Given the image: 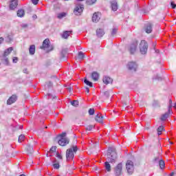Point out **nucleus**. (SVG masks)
<instances>
[{
    "mask_svg": "<svg viewBox=\"0 0 176 176\" xmlns=\"http://www.w3.org/2000/svg\"><path fill=\"white\" fill-rule=\"evenodd\" d=\"M91 78L93 80H94L95 82H97V80H98L100 78V74H98L97 72H94L91 74Z\"/></svg>",
    "mask_w": 176,
    "mask_h": 176,
    "instance_id": "17",
    "label": "nucleus"
},
{
    "mask_svg": "<svg viewBox=\"0 0 176 176\" xmlns=\"http://www.w3.org/2000/svg\"><path fill=\"white\" fill-rule=\"evenodd\" d=\"M111 6L113 12H116V10H118V2H116V1H111Z\"/></svg>",
    "mask_w": 176,
    "mask_h": 176,
    "instance_id": "19",
    "label": "nucleus"
},
{
    "mask_svg": "<svg viewBox=\"0 0 176 176\" xmlns=\"http://www.w3.org/2000/svg\"><path fill=\"white\" fill-rule=\"evenodd\" d=\"M12 36H8L7 37H6V41L8 43L12 41Z\"/></svg>",
    "mask_w": 176,
    "mask_h": 176,
    "instance_id": "41",
    "label": "nucleus"
},
{
    "mask_svg": "<svg viewBox=\"0 0 176 176\" xmlns=\"http://www.w3.org/2000/svg\"><path fill=\"white\" fill-rule=\"evenodd\" d=\"M50 43V41H49L48 38L45 39L43 42V46L41 49H47L49 47V44Z\"/></svg>",
    "mask_w": 176,
    "mask_h": 176,
    "instance_id": "20",
    "label": "nucleus"
},
{
    "mask_svg": "<svg viewBox=\"0 0 176 176\" xmlns=\"http://www.w3.org/2000/svg\"><path fill=\"white\" fill-rule=\"evenodd\" d=\"M116 32H118V29L117 28H114L113 29L112 32H111V35H116Z\"/></svg>",
    "mask_w": 176,
    "mask_h": 176,
    "instance_id": "43",
    "label": "nucleus"
},
{
    "mask_svg": "<svg viewBox=\"0 0 176 176\" xmlns=\"http://www.w3.org/2000/svg\"><path fill=\"white\" fill-rule=\"evenodd\" d=\"M17 61H19V58H17V57H16V56H14V57L12 58V63H13L14 64H16Z\"/></svg>",
    "mask_w": 176,
    "mask_h": 176,
    "instance_id": "40",
    "label": "nucleus"
},
{
    "mask_svg": "<svg viewBox=\"0 0 176 176\" xmlns=\"http://www.w3.org/2000/svg\"><path fill=\"white\" fill-rule=\"evenodd\" d=\"M159 164L160 168H164V166H166V164H164V161H163V160H160Z\"/></svg>",
    "mask_w": 176,
    "mask_h": 176,
    "instance_id": "33",
    "label": "nucleus"
},
{
    "mask_svg": "<svg viewBox=\"0 0 176 176\" xmlns=\"http://www.w3.org/2000/svg\"><path fill=\"white\" fill-rule=\"evenodd\" d=\"M123 168V166L122 163H119L114 168V173L116 176H120L122 174V170Z\"/></svg>",
    "mask_w": 176,
    "mask_h": 176,
    "instance_id": "8",
    "label": "nucleus"
},
{
    "mask_svg": "<svg viewBox=\"0 0 176 176\" xmlns=\"http://www.w3.org/2000/svg\"><path fill=\"white\" fill-rule=\"evenodd\" d=\"M17 101V96L12 95L9 99L7 100L8 105H12V104H14V102Z\"/></svg>",
    "mask_w": 176,
    "mask_h": 176,
    "instance_id": "11",
    "label": "nucleus"
},
{
    "mask_svg": "<svg viewBox=\"0 0 176 176\" xmlns=\"http://www.w3.org/2000/svg\"><path fill=\"white\" fill-rule=\"evenodd\" d=\"M23 72H24L25 74H27V69H23Z\"/></svg>",
    "mask_w": 176,
    "mask_h": 176,
    "instance_id": "53",
    "label": "nucleus"
},
{
    "mask_svg": "<svg viewBox=\"0 0 176 176\" xmlns=\"http://www.w3.org/2000/svg\"><path fill=\"white\" fill-rule=\"evenodd\" d=\"M164 130V127L163 126H160L157 131L158 135H162V132Z\"/></svg>",
    "mask_w": 176,
    "mask_h": 176,
    "instance_id": "29",
    "label": "nucleus"
},
{
    "mask_svg": "<svg viewBox=\"0 0 176 176\" xmlns=\"http://www.w3.org/2000/svg\"><path fill=\"white\" fill-rule=\"evenodd\" d=\"M171 112H168H168H166V113H165L164 114H163L162 116H161V120L162 121V122H164V120H167V118H168V116H169V115H170V113Z\"/></svg>",
    "mask_w": 176,
    "mask_h": 176,
    "instance_id": "22",
    "label": "nucleus"
},
{
    "mask_svg": "<svg viewBox=\"0 0 176 176\" xmlns=\"http://www.w3.org/2000/svg\"><path fill=\"white\" fill-rule=\"evenodd\" d=\"M18 5L19 0H10V9H11V10H14V9H16V8H17Z\"/></svg>",
    "mask_w": 176,
    "mask_h": 176,
    "instance_id": "10",
    "label": "nucleus"
},
{
    "mask_svg": "<svg viewBox=\"0 0 176 176\" xmlns=\"http://www.w3.org/2000/svg\"><path fill=\"white\" fill-rule=\"evenodd\" d=\"M100 13H94L93 16H92V21L93 23H98V21H100Z\"/></svg>",
    "mask_w": 176,
    "mask_h": 176,
    "instance_id": "12",
    "label": "nucleus"
},
{
    "mask_svg": "<svg viewBox=\"0 0 176 176\" xmlns=\"http://www.w3.org/2000/svg\"><path fill=\"white\" fill-rule=\"evenodd\" d=\"M21 27H22V28H27V27H28V25L26 24V23H23V24L21 25Z\"/></svg>",
    "mask_w": 176,
    "mask_h": 176,
    "instance_id": "48",
    "label": "nucleus"
},
{
    "mask_svg": "<svg viewBox=\"0 0 176 176\" xmlns=\"http://www.w3.org/2000/svg\"><path fill=\"white\" fill-rule=\"evenodd\" d=\"M118 159V154L113 147H109L107 153V162L115 163Z\"/></svg>",
    "mask_w": 176,
    "mask_h": 176,
    "instance_id": "1",
    "label": "nucleus"
},
{
    "mask_svg": "<svg viewBox=\"0 0 176 176\" xmlns=\"http://www.w3.org/2000/svg\"><path fill=\"white\" fill-rule=\"evenodd\" d=\"M54 168H56V170H58L60 168V164L58 162H56V161L53 164Z\"/></svg>",
    "mask_w": 176,
    "mask_h": 176,
    "instance_id": "32",
    "label": "nucleus"
},
{
    "mask_svg": "<svg viewBox=\"0 0 176 176\" xmlns=\"http://www.w3.org/2000/svg\"><path fill=\"white\" fill-rule=\"evenodd\" d=\"M56 149H57V147L56 146H53L49 152L47 153V157L52 156V153H54L56 152Z\"/></svg>",
    "mask_w": 176,
    "mask_h": 176,
    "instance_id": "21",
    "label": "nucleus"
},
{
    "mask_svg": "<svg viewBox=\"0 0 176 176\" xmlns=\"http://www.w3.org/2000/svg\"><path fill=\"white\" fill-rule=\"evenodd\" d=\"M170 144H173V142H170Z\"/></svg>",
    "mask_w": 176,
    "mask_h": 176,
    "instance_id": "56",
    "label": "nucleus"
},
{
    "mask_svg": "<svg viewBox=\"0 0 176 176\" xmlns=\"http://www.w3.org/2000/svg\"><path fill=\"white\" fill-rule=\"evenodd\" d=\"M85 90L86 93H90V89H89V87H86Z\"/></svg>",
    "mask_w": 176,
    "mask_h": 176,
    "instance_id": "50",
    "label": "nucleus"
},
{
    "mask_svg": "<svg viewBox=\"0 0 176 176\" xmlns=\"http://www.w3.org/2000/svg\"><path fill=\"white\" fill-rule=\"evenodd\" d=\"M76 152H78L77 146H72L70 148L67 149L66 151L67 160H72L74 159V153H76Z\"/></svg>",
    "mask_w": 176,
    "mask_h": 176,
    "instance_id": "2",
    "label": "nucleus"
},
{
    "mask_svg": "<svg viewBox=\"0 0 176 176\" xmlns=\"http://www.w3.org/2000/svg\"><path fill=\"white\" fill-rule=\"evenodd\" d=\"M83 9H85V6L82 4H76L74 10V14H76V16H80L83 12Z\"/></svg>",
    "mask_w": 176,
    "mask_h": 176,
    "instance_id": "4",
    "label": "nucleus"
},
{
    "mask_svg": "<svg viewBox=\"0 0 176 176\" xmlns=\"http://www.w3.org/2000/svg\"><path fill=\"white\" fill-rule=\"evenodd\" d=\"M56 157H58V159H60V160L63 159V157L58 153H56Z\"/></svg>",
    "mask_w": 176,
    "mask_h": 176,
    "instance_id": "47",
    "label": "nucleus"
},
{
    "mask_svg": "<svg viewBox=\"0 0 176 176\" xmlns=\"http://www.w3.org/2000/svg\"><path fill=\"white\" fill-rule=\"evenodd\" d=\"M93 127H94L93 125H89L87 126L86 130H87V131H91V130H93Z\"/></svg>",
    "mask_w": 176,
    "mask_h": 176,
    "instance_id": "39",
    "label": "nucleus"
},
{
    "mask_svg": "<svg viewBox=\"0 0 176 176\" xmlns=\"http://www.w3.org/2000/svg\"><path fill=\"white\" fill-rule=\"evenodd\" d=\"M140 50L142 54H146L148 52V43L145 40H142L140 43Z\"/></svg>",
    "mask_w": 176,
    "mask_h": 176,
    "instance_id": "3",
    "label": "nucleus"
},
{
    "mask_svg": "<svg viewBox=\"0 0 176 176\" xmlns=\"http://www.w3.org/2000/svg\"><path fill=\"white\" fill-rule=\"evenodd\" d=\"M66 135H67V133L63 132L60 135H59V137L60 138H65V137H66Z\"/></svg>",
    "mask_w": 176,
    "mask_h": 176,
    "instance_id": "42",
    "label": "nucleus"
},
{
    "mask_svg": "<svg viewBox=\"0 0 176 176\" xmlns=\"http://www.w3.org/2000/svg\"><path fill=\"white\" fill-rule=\"evenodd\" d=\"M33 5H38V2H39V0H32Z\"/></svg>",
    "mask_w": 176,
    "mask_h": 176,
    "instance_id": "46",
    "label": "nucleus"
},
{
    "mask_svg": "<svg viewBox=\"0 0 176 176\" xmlns=\"http://www.w3.org/2000/svg\"><path fill=\"white\" fill-rule=\"evenodd\" d=\"M12 52H13V47H10L6 49L3 54V57H8V56H9Z\"/></svg>",
    "mask_w": 176,
    "mask_h": 176,
    "instance_id": "15",
    "label": "nucleus"
},
{
    "mask_svg": "<svg viewBox=\"0 0 176 176\" xmlns=\"http://www.w3.org/2000/svg\"><path fill=\"white\" fill-rule=\"evenodd\" d=\"M105 32H104V30L102 29H98L96 30V35L98 38H102L104 36Z\"/></svg>",
    "mask_w": 176,
    "mask_h": 176,
    "instance_id": "16",
    "label": "nucleus"
},
{
    "mask_svg": "<svg viewBox=\"0 0 176 176\" xmlns=\"http://www.w3.org/2000/svg\"><path fill=\"white\" fill-rule=\"evenodd\" d=\"M58 144L60 146H65V145H68V144H69V139L67 138H62L58 140Z\"/></svg>",
    "mask_w": 176,
    "mask_h": 176,
    "instance_id": "9",
    "label": "nucleus"
},
{
    "mask_svg": "<svg viewBox=\"0 0 176 176\" xmlns=\"http://www.w3.org/2000/svg\"><path fill=\"white\" fill-rule=\"evenodd\" d=\"M89 115H93L94 113V109H89Z\"/></svg>",
    "mask_w": 176,
    "mask_h": 176,
    "instance_id": "45",
    "label": "nucleus"
},
{
    "mask_svg": "<svg viewBox=\"0 0 176 176\" xmlns=\"http://www.w3.org/2000/svg\"><path fill=\"white\" fill-rule=\"evenodd\" d=\"M84 83H85V85L87 86H89V87H93V82L89 81L87 78H85Z\"/></svg>",
    "mask_w": 176,
    "mask_h": 176,
    "instance_id": "30",
    "label": "nucleus"
},
{
    "mask_svg": "<svg viewBox=\"0 0 176 176\" xmlns=\"http://www.w3.org/2000/svg\"><path fill=\"white\" fill-rule=\"evenodd\" d=\"M47 96H48V97L50 98V96H52V94H48Z\"/></svg>",
    "mask_w": 176,
    "mask_h": 176,
    "instance_id": "55",
    "label": "nucleus"
},
{
    "mask_svg": "<svg viewBox=\"0 0 176 176\" xmlns=\"http://www.w3.org/2000/svg\"><path fill=\"white\" fill-rule=\"evenodd\" d=\"M25 138V136L24 135H20L18 139L19 142H23Z\"/></svg>",
    "mask_w": 176,
    "mask_h": 176,
    "instance_id": "35",
    "label": "nucleus"
},
{
    "mask_svg": "<svg viewBox=\"0 0 176 176\" xmlns=\"http://www.w3.org/2000/svg\"><path fill=\"white\" fill-rule=\"evenodd\" d=\"M0 65H1V63H0Z\"/></svg>",
    "mask_w": 176,
    "mask_h": 176,
    "instance_id": "57",
    "label": "nucleus"
},
{
    "mask_svg": "<svg viewBox=\"0 0 176 176\" xmlns=\"http://www.w3.org/2000/svg\"><path fill=\"white\" fill-rule=\"evenodd\" d=\"M126 67L129 71H131L132 72H135L137 71V69L138 68V65L134 61H131L127 63Z\"/></svg>",
    "mask_w": 176,
    "mask_h": 176,
    "instance_id": "5",
    "label": "nucleus"
},
{
    "mask_svg": "<svg viewBox=\"0 0 176 176\" xmlns=\"http://www.w3.org/2000/svg\"><path fill=\"white\" fill-rule=\"evenodd\" d=\"M137 46H138V42H137V41H134L129 45V50L131 54H134L135 53L137 50Z\"/></svg>",
    "mask_w": 176,
    "mask_h": 176,
    "instance_id": "7",
    "label": "nucleus"
},
{
    "mask_svg": "<svg viewBox=\"0 0 176 176\" xmlns=\"http://www.w3.org/2000/svg\"><path fill=\"white\" fill-rule=\"evenodd\" d=\"M71 104L73 107H78V105H79V102L78 100H73L71 102Z\"/></svg>",
    "mask_w": 176,
    "mask_h": 176,
    "instance_id": "37",
    "label": "nucleus"
},
{
    "mask_svg": "<svg viewBox=\"0 0 176 176\" xmlns=\"http://www.w3.org/2000/svg\"><path fill=\"white\" fill-rule=\"evenodd\" d=\"M104 167L108 173L111 172V164H109V162H104Z\"/></svg>",
    "mask_w": 176,
    "mask_h": 176,
    "instance_id": "28",
    "label": "nucleus"
},
{
    "mask_svg": "<svg viewBox=\"0 0 176 176\" xmlns=\"http://www.w3.org/2000/svg\"><path fill=\"white\" fill-rule=\"evenodd\" d=\"M96 2H97V0H87L86 1L87 5H94Z\"/></svg>",
    "mask_w": 176,
    "mask_h": 176,
    "instance_id": "34",
    "label": "nucleus"
},
{
    "mask_svg": "<svg viewBox=\"0 0 176 176\" xmlns=\"http://www.w3.org/2000/svg\"><path fill=\"white\" fill-rule=\"evenodd\" d=\"M126 168L128 174L134 173V163L131 160H128L126 164Z\"/></svg>",
    "mask_w": 176,
    "mask_h": 176,
    "instance_id": "6",
    "label": "nucleus"
},
{
    "mask_svg": "<svg viewBox=\"0 0 176 176\" xmlns=\"http://www.w3.org/2000/svg\"><path fill=\"white\" fill-rule=\"evenodd\" d=\"M170 6H171L172 9H175L176 8V4L173 1H172L170 3Z\"/></svg>",
    "mask_w": 176,
    "mask_h": 176,
    "instance_id": "44",
    "label": "nucleus"
},
{
    "mask_svg": "<svg viewBox=\"0 0 176 176\" xmlns=\"http://www.w3.org/2000/svg\"><path fill=\"white\" fill-rule=\"evenodd\" d=\"M64 57H65V56L63 55L62 54L61 58H64Z\"/></svg>",
    "mask_w": 176,
    "mask_h": 176,
    "instance_id": "54",
    "label": "nucleus"
},
{
    "mask_svg": "<svg viewBox=\"0 0 176 176\" xmlns=\"http://www.w3.org/2000/svg\"><path fill=\"white\" fill-rule=\"evenodd\" d=\"M95 120H96V122H98V123H102L104 120V117L101 116V114L99 113L96 116Z\"/></svg>",
    "mask_w": 176,
    "mask_h": 176,
    "instance_id": "18",
    "label": "nucleus"
},
{
    "mask_svg": "<svg viewBox=\"0 0 176 176\" xmlns=\"http://www.w3.org/2000/svg\"><path fill=\"white\" fill-rule=\"evenodd\" d=\"M1 61L3 63V64H4V65H9V58H8V57L6 56H2V58H1Z\"/></svg>",
    "mask_w": 176,
    "mask_h": 176,
    "instance_id": "24",
    "label": "nucleus"
},
{
    "mask_svg": "<svg viewBox=\"0 0 176 176\" xmlns=\"http://www.w3.org/2000/svg\"><path fill=\"white\" fill-rule=\"evenodd\" d=\"M32 18L35 19H37L38 16H36V14H34V15L32 16Z\"/></svg>",
    "mask_w": 176,
    "mask_h": 176,
    "instance_id": "52",
    "label": "nucleus"
},
{
    "mask_svg": "<svg viewBox=\"0 0 176 176\" xmlns=\"http://www.w3.org/2000/svg\"><path fill=\"white\" fill-rule=\"evenodd\" d=\"M173 108V100H169L168 112H171V109Z\"/></svg>",
    "mask_w": 176,
    "mask_h": 176,
    "instance_id": "38",
    "label": "nucleus"
},
{
    "mask_svg": "<svg viewBox=\"0 0 176 176\" xmlns=\"http://www.w3.org/2000/svg\"><path fill=\"white\" fill-rule=\"evenodd\" d=\"M65 16H67V13L61 12V13L58 14L57 18L59 19H61L63 17H65Z\"/></svg>",
    "mask_w": 176,
    "mask_h": 176,
    "instance_id": "31",
    "label": "nucleus"
},
{
    "mask_svg": "<svg viewBox=\"0 0 176 176\" xmlns=\"http://www.w3.org/2000/svg\"><path fill=\"white\" fill-rule=\"evenodd\" d=\"M102 80L104 85H109V83H112V82H113V80L109 76H104Z\"/></svg>",
    "mask_w": 176,
    "mask_h": 176,
    "instance_id": "13",
    "label": "nucleus"
},
{
    "mask_svg": "<svg viewBox=\"0 0 176 176\" xmlns=\"http://www.w3.org/2000/svg\"><path fill=\"white\" fill-rule=\"evenodd\" d=\"M29 53L32 56H34V54H35V45H30L29 48Z\"/></svg>",
    "mask_w": 176,
    "mask_h": 176,
    "instance_id": "23",
    "label": "nucleus"
},
{
    "mask_svg": "<svg viewBox=\"0 0 176 176\" xmlns=\"http://www.w3.org/2000/svg\"><path fill=\"white\" fill-rule=\"evenodd\" d=\"M78 58L83 60L85 58V54L82 52H78Z\"/></svg>",
    "mask_w": 176,
    "mask_h": 176,
    "instance_id": "36",
    "label": "nucleus"
},
{
    "mask_svg": "<svg viewBox=\"0 0 176 176\" xmlns=\"http://www.w3.org/2000/svg\"><path fill=\"white\" fill-rule=\"evenodd\" d=\"M27 149V153L29 155H32V153H34V147H32V146L28 145L26 147Z\"/></svg>",
    "mask_w": 176,
    "mask_h": 176,
    "instance_id": "25",
    "label": "nucleus"
},
{
    "mask_svg": "<svg viewBox=\"0 0 176 176\" xmlns=\"http://www.w3.org/2000/svg\"><path fill=\"white\" fill-rule=\"evenodd\" d=\"M71 34H72V31H65L63 32L62 36L65 39H67V38H68V36H69V35H71Z\"/></svg>",
    "mask_w": 176,
    "mask_h": 176,
    "instance_id": "26",
    "label": "nucleus"
},
{
    "mask_svg": "<svg viewBox=\"0 0 176 176\" xmlns=\"http://www.w3.org/2000/svg\"><path fill=\"white\" fill-rule=\"evenodd\" d=\"M25 14V12H24V10L21 9L17 11L18 17H24Z\"/></svg>",
    "mask_w": 176,
    "mask_h": 176,
    "instance_id": "27",
    "label": "nucleus"
},
{
    "mask_svg": "<svg viewBox=\"0 0 176 176\" xmlns=\"http://www.w3.org/2000/svg\"><path fill=\"white\" fill-rule=\"evenodd\" d=\"M160 160H162V159H160L159 157H155V162H160Z\"/></svg>",
    "mask_w": 176,
    "mask_h": 176,
    "instance_id": "49",
    "label": "nucleus"
},
{
    "mask_svg": "<svg viewBox=\"0 0 176 176\" xmlns=\"http://www.w3.org/2000/svg\"><path fill=\"white\" fill-rule=\"evenodd\" d=\"M2 42H3V38L0 37V45H1V43H2Z\"/></svg>",
    "mask_w": 176,
    "mask_h": 176,
    "instance_id": "51",
    "label": "nucleus"
},
{
    "mask_svg": "<svg viewBox=\"0 0 176 176\" xmlns=\"http://www.w3.org/2000/svg\"><path fill=\"white\" fill-rule=\"evenodd\" d=\"M152 23H147L145 25V32L146 34H151L152 32Z\"/></svg>",
    "mask_w": 176,
    "mask_h": 176,
    "instance_id": "14",
    "label": "nucleus"
}]
</instances>
